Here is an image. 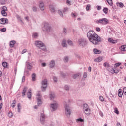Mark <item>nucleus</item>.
I'll use <instances>...</instances> for the list:
<instances>
[{
  "label": "nucleus",
  "mask_w": 126,
  "mask_h": 126,
  "mask_svg": "<svg viewBox=\"0 0 126 126\" xmlns=\"http://www.w3.org/2000/svg\"><path fill=\"white\" fill-rule=\"evenodd\" d=\"M76 122H84V120L82 119V118H79L76 119Z\"/></svg>",
  "instance_id": "obj_40"
},
{
  "label": "nucleus",
  "mask_w": 126,
  "mask_h": 126,
  "mask_svg": "<svg viewBox=\"0 0 126 126\" xmlns=\"http://www.w3.org/2000/svg\"><path fill=\"white\" fill-rule=\"evenodd\" d=\"M62 46H63L64 48L65 47H66L67 44H66V42L65 41V40H63Z\"/></svg>",
  "instance_id": "obj_27"
},
{
  "label": "nucleus",
  "mask_w": 126,
  "mask_h": 126,
  "mask_svg": "<svg viewBox=\"0 0 126 126\" xmlns=\"http://www.w3.org/2000/svg\"><path fill=\"white\" fill-rule=\"evenodd\" d=\"M39 7H40L41 10H44L45 9V7L44 6V3H43V2H40Z\"/></svg>",
  "instance_id": "obj_18"
},
{
  "label": "nucleus",
  "mask_w": 126,
  "mask_h": 126,
  "mask_svg": "<svg viewBox=\"0 0 126 126\" xmlns=\"http://www.w3.org/2000/svg\"><path fill=\"white\" fill-rule=\"evenodd\" d=\"M66 4H67V5H69V6L71 5V2L68 0H66Z\"/></svg>",
  "instance_id": "obj_44"
},
{
  "label": "nucleus",
  "mask_w": 126,
  "mask_h": 126,
  "mask_svg": "<svg viewBox=\"0 0 126 126\" xmlns=\"http://www.w3.org/2000/svg\"><path fill=\"white\" fill-rule=\"evenodd\" d=\"M53 80L55 81V82H57V78H56V77H54Z\"/></svg>",
  "instance_id": "obj_59"
},
{
  "label": "nucleus",
  "mask_w": 126,
  "mask_h": 126,
  "mask_svg": "<svg viewBox=\"0 0 126 126\" xmlns=\"http://www.w3.org/2000/svg\"><path fill=\"white\" fill-rule=\"evenodd\" d=\"M107 1V3H108V4H109V5H113V1H112V0H106Z\"/></svg>",
  "instance_id": "obj_33"
},
{
  "label": "nucleus",
  "mask_w": 126,
  "mask_h": 126,
  "mask_svg": "<svg viewBox=\"0 0 126 126\" xmlns=\"http://www.w3.org/2000/svg\"><path fill=\"white\" fill-rule=\"evenodd\" d=\"M0 31H1V32H5V31H6V28H3L1 29Z\"/></svg>",
  "instance_id": "obj_48"
},
{
  "label": "nucleus",
  "mask_w": 126,
  "mask_h": 126,
  "mask_svg": "<svg viewBox=\"0 0 126 126\" xmlns=\"http://www.w3.org/2000/svg\"><path fill=\"white\" fill-rule=\"evenodd\" d=\"M65 90H69V87H68L67 85H66L65 86Z\"/></svg>",
  "instance_id": "obj_54"
},
{
  "label": "nucleus",
  "mask_w": 126,
  "mask_h": 126,
  "mask_svg": "<svg viewBox=\"0 0 126 126\" xmlns=\"http://www.w3.org/2000/svg\"><path fill=\"white\" fill-rule=\"evenodd\" d=\"M96 30L98 32H99V31H101V29H100V28L99 27H97L96 28Z\"/></svg>",
  "instance_id": "obj_57"
},
{
  "label": "nucleus",
  "mask_w": 126,
  "mask_h": 126,
  "mask_svg": "<svg viewBox=\"0 0 126 126\" xmlns=\"http://www.w3.org/2000/svg\"><path fill=\"white\" fill-rule=\"evenodd\" d=\"M58 13L59 14H60V16H62L63 17V14H62V11H58Z\"/></svg>",
  "instance_id": "obj_53"
},
{
  "label": "nucleus",
  "mask_w": 126,
  "mask_h": 126,
  "mask_svg": "<svg viewBox=\"0 0 126 126\" xmlns=\"http://www.w3.org/2000/svg\"><path fill=\"white\" fill-rule=\"evenodd\" d=\"M97 24H102V25H106L109 23V20L107 18H102L101 19L97 20L96 21Z\"/></svg>",
  "instance_id": "obj_3"
},
{
  "label": "nucleus",
  "mask_w": 126,
  "mask_h": 126,
  "mask_svg": "<svg viewBox=\"0 0 126 126\" xmlns=\"http://www.w3.org/2000/svg\"><path fill=\"white\" fill-rule=\"evenodd\" d=\"M89 40L93 45H99L102 42V38L93 31H90L87 33Z\"/></svg>",
  "instance_id": "obj_1"
},
{
  "label": "nucleus",
  "mask_w": 126,
  "mask_h": 126,
  "mask_svg": "<svg viewBox=\"0 0 126 126\" xmlns=\"http://www.w3.org/2000/svg\"><path fill=\"white\" fill-rule=\"evenodd\" d=\"M90 4H88L87 5V6H86V9L87 10V11H88V10H89V9H90Z\"/></svg>",
  "instance_id": "obj_39"
},
{
  "label": "nucleus",
  "mask_w": 126,
  "mask_h": 126,
  "mask_svg": "<svg viewBox=\"0 0 126 126\" xmlns=\"http://www.w3.org/2000/svg\"><path fill=\"white\" fill-rule=\"evenodd\" d=\"M26 52H27V50L26 49H25L22 51V54H24L26 53Z\"/></svg>",
  "instance_id": "obj_52"
},
{
  "label": "nucleus",
  "mask_w": 126,
  "mask_h": 126,
  "mask_svg": "<svg viewBox=\"0 0 126 126\" xmlns=\"http://www.w3.org/2000/svg\"><path fill=\"white\" fill-rule=\"evenodd\" d=\"M37 102L38 105H41L42 104V101L41 100V95H40V94H37Z\"/></svg>",
  "instance_id": "obj_14"
},
{
  "label": "nucleus",
  "mask_w": 126,
  "mask_h": 126,
  "mask_svg": "<svg viewBox=\"0 0 126 126\" xmlns=\"http://www.w3.org/2000/svg\"><path fill=\"white\" fill-rule=\"evenodd\" d=\"M27 97L28 99H31L32 97V90H29L27 93Z\"/></svg>",
  "instance_id": "obj_13"
},
{
  "label": "nucleus",
  "mask_w": 126,
  "mask_h": 126,
  "mask_svg": "<svg viewBox=\"0 0 126 126\" xmlns=\"http://www.w3.org/2000/svg\"><path fill=\"white\" fill-rule=\"evenodd\" d=\"M49 66L50 68H53L55 66V61L54 60H51L49 63Z\"/></svg>",
  "instance_id": "obj_15"
},
{
  "label": "nucleus",
  "mask_w": 126,
  "mask_h": 126,
  "mask_svg": "<svg viewBox=\"0 0 126 126\" xmlns=\"http://www.w3.org/2000/svg\"><path fill=\"white\" fill-rule=\"evenodd\" d=\"M96 8L97 10H101V9H102V7H101V6H97Z\"/></svg>",
  "instance_id": "obj_50"
},
{
  "label": "nucleus",
  "mask_w": 126,
  "mask_h": 126,
  "mask_svg": "<svg viewBox=\"0 0 126 126\" xmlns=\"http://www.w3.org/2000/svg\"><path fill=\"white\" fill-rule=\"evenodd\" d=\"M71 15H72V17H75V16H76L75 14H74L73 13H72Z\"/></svg>",
  "instance_id": "obj_62"
},
{
  "label": "nucleus",
  "mask_w": 126,
  "mask_h": 126,
  "mask_svg": "<svg viewBox=\"0 0 126 126\" xmlns=\"http://www.w3.org/2000/svg\"><path fill=\"white\" fill-rule=\"evenodd\" d=\"M118 96L121 97L123 96V92H122V89H119L118 90Z\"/></svg>",
  "instance_id": "obj_20"
},
{
  "label": "nucleus",
  "mask_w": 126,
  "mask_h": 126,
  "mask_svg": "<svg viewBox=\"0 0 126 126\" xmlns=\"http://www.w3.org/2000/svg\"><path fill=\"white\" fill-rule=\"evenodd\" d=\"M88 70L90 72H91V67H89Z\"/></svg>",
  "instance_id": "obj_63"
},
{
  "label": "nucleus",
  "mask_w": 126,
  "mask_h": 126,
  "mask_svg": "<svg viewBox=\"0 0 126 126\" xmlns=\"http://www.w3.org/2000/svg\"><path fill=\"white\" fill-rule=\"evenodd\" d=\"M65 114L66 115V116H67V117H69L71 114L70 109H69V106L66 105H65Z\"/></svg>",
  "instance_id": "obj_6"
},
{
  "label": "nucleus",
  "mask_w": 126,
  "mask_h": 126,
  "mask_svg": "<svg viewBox=\"0 0 126 126\" xmlns=\"http://www.w3.org/2000/svg\"><path fill=\"white\" fill-rule=\"evenodd\" d=\"M117 126H121V124L120 123H117Z\"/></svg>",
  "instance_id": "obj_64"
},
{
  "label": "nucleus",
  "mask_w": 126,
  "mask_h": 126,
  "mask_svg": "<svg viewBox=\"0 0 126 126\" xmlns=\"http://www.w3.org/2000/svg\"><path fill=\"white\" fill-rule=\"evenodd\" d=\"M93 52L94 54H101V51L97 49H94Z\"/></svg>",
  "instance_id": "obj_22"
},
{
  "label": "nucleus",
  "mask_w": 126,
  "mask_h": 126,
  "mask_svg": "<svg viewBox=\"0 0 126 126\" xmlns=\"http://www.w3.org/2000/svg\"><path fill=\"white\" fill-rule=\"evenodd\" d=\"M13 116V114H12V112H9L8 114V116L9 117V118H12Z\"/></svg>",
  "instance_id": "obj_37"
},
{
  "label": "nucleus",
  "mask_w": 126,
  "mask_h": 126,
  "mask_svg": "<svg viewBox=\"0 0 126 126\" xmlns=\"http://www.w3.org/2000/svg\"><path fill=\"white\" fill-rule=\"evenodd\" d=\"M27 67L28 69H32V65H31V63H28Z\"/></svg>",
  "instance_id": "obj_26"
},
{
  "label": "nucleus",
  "mask_w": 126,
  "mask_h": 126,
  "mask_svg": "<svg viewBox=\"0 0 126 126\" xmlns=\"http://www.w3.org/2000/svg\"><path fill=\"white\" fill-rule=\"evenodd\" d=\"M3 104H2V103H1L0 104V110H1V109H2V106H3Z\"/></svg>",
  "instance_id": "obj_58"
},
{
  "label": "nucleus",
  "mask_w": 126,
  "mask_h": 126,
  "mask_svg": "<svg viewBox=\"0 0 126 126\" xmlns=\"http://www.w3.org/2000/svg\"><path fill=\"white\" fill-rule=\"evenodd\" d=\"M114 113H115V114H117V115H119V114H120V112H119L118 108H114Z\"/></svg>",
  "instance_id": "obj_35"
},
{
  "label": "nucleus",
  "mask_w": 126,
  "mask_h": 126,
  "mask_svg": "<svg viewBox=\"0 0 126 126\" xmlns=\"http://www.w3.org/2000/svg\"><path fill=\"white\" fill-rule=\"evenodd\" d=\"M116 4L117 6H119V7H120L121 8L124 7V4H123V3L122 2H117Z\"/></svg>",
  "instance_id": "obj_23"
},
{
  "label": "nucleus",
  "mask_w": 126,
  "mask_h": 126,
  "mask_svg": "<svg viewBox=\"0 0 126 126\" xmlns=\"http://www.w3.org/2000/svg\"><path fill=\"white\" fill-rule=\"evenodd\" d=\"M111 72L112 73H119V70L118 69L114 70V69H111Z\"/></svg>",
  "instance_id": "obj_25"
},
{
  "label": "nucleus",
  "mask_w": 126,
  "mask_h": 126,
  "mask_svg": "<svg viewBox=\"0 0 126 126\" xmlns=\"http://www.w3.org/2000/svg\"><path fill=\"white\" fill-rule=\"evenodd\" d=\"M16 43V41L13 40L10 42V48H13L14 47V45Z\"/></svg>",
  "instance_id": "obj_19"
},
{
  "label": "nucleus",
  "mask_w": 126,
  "mask_h": 126,
  "mask_svg": "<svg viewBox=\"0 0 126 126\" xmlns=\"http://www.w3.org/2000/svg\"><path fill=\"white\" fill-rule=\"evenodd\" d=\"M17 106H18V109L19 111H20V108L21 107V106L20 105V103H18Z\"/></svg>",
  "instance_id": "obj_51"
},
{
  "label": "nucleus",
  "mask_w": 126,
  "mask_h": 126,
  "mask_svg": "<svg viewBox=\"0 0 126 126\" xmlns=\"http://www.w3.org/2000/svg\"><path fill=\"white\" fill-rule=\"evenodd\" d=\"M99 100L101 102H104V97H103V96H100L99 97Z\"/></svg>",
  "instance_id": "obj_46"
},
{
  "label": "nucleus",
  "mask_w": 126,
  "mask_h": 126,
  "mask_svg": "<svg viewBox=\"0 0 126 126\" xmlns=\"http://www.w3.org/2000/svg\"><path fill=\"white\" fill-rule=\"evenodd\" d=\"M35 45L37 46V47H38V48L41 49V50H43V51L46 50V46L45 45H44V43L42 42V41H36Z\"/></svg>",
  "instance_id": "obj_4"
},
{
  "label": "nucleus",
  "mask_w": 126,
  "mask_h": 126,
  "mask_svg": "<svg viewBox=\"0 0 126 126\" xmlns=\"http://www.w3.org/2000/svg\"><path fill=\"white\" fill-rule=\"evenodd\" d=\"M51 108H52L53 111H55V110H57V108H58V103H55L52 104L51 105Z\"/></svg>",
  "instance_id": "obj_10"
},
{
  "label": "nucleus",
  "mask_w": 126,
  "mask_h": 126,
  "mask_svg": "<svg viewBox=\"0 0 126 126\" xmlns=\"http://www.w3.org/2000/svg\"><path fill=\"white\" fill-rule=\"evenodd\" d=\"M123 93H124L125 95H126V88H123Z\"/></svg>",
  "instance_id": "obj_45"
},
{
  "label": "nucleus",
  "mask_w": 126,
  "mask_h": 126,
  "mask_svg": "<svg viewBox=\"0 0 126 126\" xmlns=\"http://www.w3.org/2000/svg\"><path fill=\"white\" fill-rule=\"evenodd\" d=\"M5 2H6V0H1V4H5Z\"/></svg>",
  "instance_id": "obj_42"
},
{
  "label": "nucleus",
  "mask_w": 126,
  "mask_h": 126,
  "mask_svg": "<svg viewBox=\"0 0 126 126\" xmlns=\"http://www.w3.org/2000/svg\"><path fill=\"white\" fill-rule=\"evenodd\" d=\"M79 45H80V46H85V45H86V42L82 39H80L79 40Z\"/></svg>",
  "instance_id": "obj_12"
},
{
  "label": "nucleus",
  "mask_w": 126,
  "mask_h": 126,
  "mask_svg": "<svg viewBox=\"0 0 126 126\" xmlns=\"http://www.w3.org/2000/svg\"><path fill=\"white\" fill-rule=\"evenodd\" d=\"M64 62H65V63L68 62V57H65L64 59Z\"/></svg>",
  "instance_id": "obj_43"
},
{
  "label": "nucleus",
  "mask_w": 126,
  "mask_h": 126,
  "mask_svg": "<svg viewBox=\"0 0 126 126\" xmlns=\"http://www.w3.org/2000/svg\"><path fill=\"white\" fill-rule=\"evenodd\" d=\"M108 41L111 44H116V43H118L117 40H114L111 38H108Z\"/></svg>",
  "instance_id": "obj_11"
},
{
  "label": "nucleus",
  "mask_w": 126,
  "mask_h": 126,
  "mask_svg": "<svg viewBox=\"0 0 126 126\" xmlns=\"http://www.w3.org/2000/svg\"><path fill=\"white\" fill-rule=\"evenodd\" d=\"M1 14L3 16H7V13H6V11H2Z\"/></svg>",
  "instance_id": "obj_30"
},
{
  "label": "nucleus",
  "mask_w": 126,
  "mask_h": 126,
  "mask_svg": "<svg viewBox=\"0 0 126 126\" xmlns=\"http://www.w3.org/2000/svg\"><path fill=\"white\" fill-rule=\"evenodd\" d=\"M47 88V79H44L42 81L41 89L42 91H45Z\"/></svg>",
  "instance_id": "obj_5"
},
{
  "label": "nucleus",
  "mask_w": 126,
  "mask_h": 126,
  "mask_svg": "<svg viewBox=\"0 0 126 126\" xmlns=\"http://www.w3.org/2000/svg\"><path fill=\"white\" fill-rule=\"evenodd\" d=\"M2 66L4 67V68H7V63L6 62H3L2 63Z\"/></svg>",
  "instance_id": "obj_24"
},
{
  "label": "nucleus",
  "mask_w": 126,
  "mask_h": 126,
  "mask_svg": "<svg viewBox=\"0 0 126 126\" xmlns=\"http://www.w3.org/2000/svg\"><path fill=\"white\" fill-rule=\"evenodd\" d=\"M0 23L1 24H5V23H8V20L5 18H2L0 19Z\"/></svg>",
  "instance_id": "obj_8"
},
{
  "label": "nucleus",
  "mask_w": 126,
  "mask_h": 126,
  "mask_svg": "<svg viewBox=\"0 0 126 126\" xmlns=\"http://www.w3.org/2000/svg\"><path fill=\"white\" fill-rule=\"evenodd\" d=\"M121 64H122V63H117L115 64L114 66L116 68L117 67H119V66H120V65H121Z\"/></svg>",
  "instance_id": "obj_28"
},
{
  "label": "nucleus",
  "mask_w": 126,
  "mask_h": 126,
  "mask_svg": "<svg viewBox=\"0 0 126 126\" xmlns=\"http://www.w3.org/2000/svg\"><path fill=\"white\" fill-rule=\"evenodd\" d=\"M44 29H45L47 32H50V31L52 30L51 27H50V25L48 23H45L44 24V27L43 28V30H44Z\"/></svg>",
  "instance_id": "obj_7"
},
{
  "label": "nucleus",
  "mask_w": 126,
  "mask_h": 126,
  "mask_svg": "<svg viewBox=\"0 0 126 126\" xmlns=\"http://www.w3.org/2000/svg\"><path fill=\"white\" fill-rule=\"evenodd\" d=\"M49 8L51 12H55V8L54 7H53V6H50Z\"/></svg>",
  "instance_id": "obj_32"
},
{
  "label": "nucleus",
  "mask_w": 126,
  "mask_h": 126,
  "mask_svg": "<svg viewBox=\"0 0 126 126\" xmlns=\"http://www.w3.org/2000/svg\"><path fill=\"white\" fill-rule=\"evenodd\" d=\"M16 103V101H15V100H14L13 101V103H12V104L11 105L12 108H14V107H15Z\"/></svg>",
  "instance_id": "obj_36"
},
{
  "label": "nucleus",
  "mask_w": 126,
  "mask_h": 126,
  "mask_svg": "<svg viewBox=\"0 0 126 126\" xmlns=\"http://www.w3.org/2000/svg\"><path fill=\"white\" fill-rule=\"evenodd\" d=\"M83 111L84 114L87 115V116H89L91 113V111L90 110V109L88 108V105L87 104H84L83 105Z\"/></svg>",
  "instance_id": "obj_2"
},
{
  "label": "nucleus",
  "mask_w": 126,
  "mask_h": 126,
  "mask_svg": "<svg viewBox=\"0 0 126 126\" xmlns=\"http://www.w3.org/2000/svg\"><path fill=\"white\" fill-rule=\"evenodd\" d=\"M120 50L122 52H126V45H122L120 48Z\"/></svg>",
  "instance_id": "obj_17"
},
{
  "label": "nucleus",
  "mask_w": 126,
  "mask_h": 126,
  "mask_svg": "<svg viewBox=\"0 0 126 126\" xmlns=\"http://www.w3.org/2000/svg\"><path fill=\"white\" fill-rule=\"evenodd\" d=\"M45 118H46V116H45V114H44L43 113H41L40 116V122L41 124H44V122H45Z\"/></svg>",
  "instance_id": "obj_9"
},
{
  "label": "nucleus",
  "mask_w": 126,
  "mask_h": 126,
  "mask_svg": "<svg viewBox=\"0 0 126 126\" xmlns=\"http://www.w3.org/2000/svg\"><path fill=\"white\" fill-rule=\"evenodd\" d=\"M27 90V87H25L23 90L22 94V96L23 97H24L25 95V93H26V91Z\"/></svg>",
  "instance_id": "obj_21"
},
{
  "label": "nucleus",
  "mask_w": 126,
  "mask_h": 126,
  "mask_svg": "<svg viewBox=\"0 0 126 126\" xmlns=\"http://www.w3.org/2000/svg\"><path fill=\"white\" fill-rule=\"evenodd\" d=\"M36 80V74L34 73L32 74V80L33 81H35Z\"/></svg>",
  "instance_id": "obj_38"
},
{
  "label": "nucleus",
  "mask_w": 126,
  "mask_h": 126,
  "mask_svg": "<svg viewBox=\"0 0 126 126\" xmlns=\"http://www.w3.org/2000/svg\"><path fill=\"white\" fill-rule=\"evenodd\" d=\"M103 66L105 67H110V64H108V63L105 62V63L103 64Z\"/></svg>",
  "instance_id": "obj_34"
},
{
  "label": "nucleus",
  "mask_w": 126,
  "mask_h": 126,
  "mask_svg": "<svg viewBox=\"0 0 126 126\" xmlns=\"http://www.w3.org/2000/svg\"><path fill=\"white\" fill-rule=\"evenodd\" d=\"M108 10H109V9L108 8H104L103 9V11L105 14H107L108 13Z\"/></svg>",
  "instance_id": "obj_29"
},
{
  "label": "nucleus",
  "mask_w": 126,
  "mask_h": 126,
  "mask_svg": "<svg viewBox=\"0 0 126 126\" xmlns=\"http://www.w3.org/2000/svg\"><path fill=\"white\" fill-rule=\"evenodd\" d=\"M33 11H37V8L36 7H34L33 8Z\"/></svg>",
  "instance_id": "obj_60"
},
{
  "label": "nucleus",
  "mask_w": 126,
  "mask_h": 126,
  "mask_svg": "<svg viewBox=\"0 0 126 126\" xmlns=\"http://www.w3.org/2000/svg\"><path fill=\"white\" fill-rule=\"evenodd\" d=\"M77 76H80V74L78 73L77 74L74 75V76H73V78H76V77H77Z\"/></svg>",
  "instance_id": "obj_41"
},
{
  "label": "nucleus",
  "mask_w": 126,
  "mask_h": 126,
  "mask_svg": "<svg viewBox=\"0 0 126 126\" xmlns=\"http://www.w3.org/2000/svg\"><path fill=\"white\" fill-rule=\"evenodd\" d=\"M103 61L102 57H99L97 58L94 59V62H96L97 63H100V62H102Z\"/></svg>",
  "instance_id": "obj_16"
},
{
  "label": "nucleus",
  "mask_w": 126,
  "mask_h": 126,
  "mask_svg": "<svg viewBox=\"0 0 126 126\" xmlns=\"http://www.w3.org/2000/svg\"><path fill=\"white\" fill-rule=\"evenodd\" d=\"M33 37H34V38H37V37H38V33H33Z\"/></svg>",
  "instance_id": "obj_47"
},
{
  "label": "nucleus",
  "mask_w": 126,
  "mask_h": 126,
  "mask_svg": "<svg viewBox=\"0 0 126 126\" xmlns=\"http://www.w3.org/2000/svg\"><path fill=\"white\" fill-rule=\"evenodd\" d=\"M42 66H43L44 67L45 66H46V63H42Z\"/></svg>",
  "instance_id": "obj_61"
},
{
  "label": "nucleus",
  "mask_w": 126,
  "mask_h": 126,
  "mask_svg": "<svg viewBox=\"0 0 126 126\" xmlns=\"http://www.w3.org/2000/svg\"><path fill=\"white\" fill-rule=\"evenodd\" d=\"M2 9H3L2 11H7V8L6 7H5V6H3V8H2Z\"/></svg>",
  "instance_id": "obj_49"
},
{
  "label": "nucleus",
  "mask_w": 126,
  "mask_h": 126,
  "mask_svg": "<svg viewBox=\"0 0 126 126\" xmlns=\"http://www.w3.org/2000/svg\"><path fill=\"white\" fill-rule=\"evenodd\" d=\"M83 77H84V78H86V77H87V73H84Z\"/></svg>",
  "instance_id": "obj_55"
},
{
  "label": "nucleus",
  "mask_w": 126,
  "mask_h": 126,
  "mask_svg": "<svg viewBox=\"0 0 126 126\" xmlns=\"http://www.w3.org/2000/svg\"><path fill=\"white\" fill-rule=\"evenodd\" d=\"M68 43L69 45H72V41H71L70 40H68Z\"/></svg>",
  "instance_id": "obj_56"
},
{
  "label": "nucleus",
  "mask_w": 126,
  "mask_h": 126,
  "mask_svg": "<svg viewBox=\"0 0 126 126\" xmlns=\"http://www.w3.org/2000/svg\"><path fill=\"white\" fill-rule=\"evenodd\" d=\"M49 97L50 100H53V99H54V98L55 97V94H50Z\"/></svg>",
  "instance_id": "obj_31"
}]
</instances>
